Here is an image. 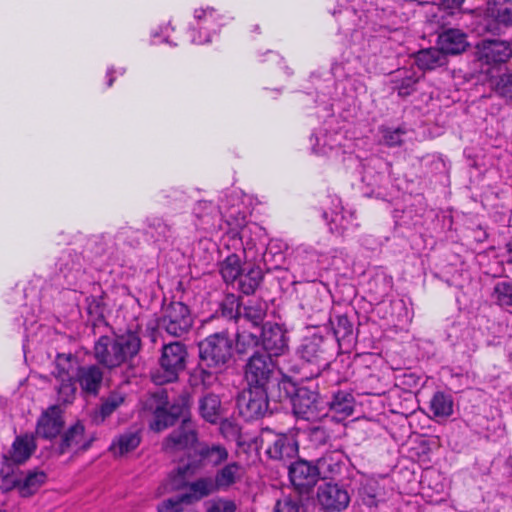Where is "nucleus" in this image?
<instances>
[{
	"label": "nucleus",
	"mask_w": 512,
	"mask_h": 512,
	"mask_svg": "<svg viewBox=\"0 0 512 512\" xmlns=\"http://www.w3.org/2000/svg\"><path fill=\"white\" fill-rule=\"evenodd\" d=\"M199 369L195 377L204 387L217 382L218 373L223 371L233 357L234 338L225 330L213 333L199 342Z\"/></svg>",
	"instance_id": "f03ea898"
},
{
	"label": "nucleus",
	"mask_w": 512,
	"mask_h": 512,
	"mask_svg": "<svg viewBox=\"0 0 512 512\" xmlns=\"http://www.w3.org/2000/svg\"><path fill=\"white\" fill-rule=\"evenodd\" d=\"M63 424L60 408L51 406L39 418L36 433L43 438H54L60 433Z\"/></svg>",
	"instance_id": "5701e85b"
},
{
	"label": "nucleus",
	"mask_w": 512,
	"mask_h": 512,
	"mask_svg": "<svg viewBox=\"0 0 512 512\" xmlns=\"http://www.w3.org/2000/svg\"><path fill=\"white\" fill-rule=\"evenodd\" d=\"M292 484L301 492L313 487L319 479L316 465L307 461H297L289 467Z\"/></svg>",
	"instance_id": "aec40b11"
},
{
	"label": "nucleus",
	"mask_w": 512,
	"mask_h": 512,
	"mask_svg": "<svg viewBox=\"0 0 512 512\" xmlns=\"http://www.w3.org/2000/svg\"><path fill=\"white\" fill-rule=\"evenodd\" d=\"M189 308L182 302H172L164 311L160 326L174 337L185 335L192 327Z\"/></svg>",
	"instance_id": "9b49d317"
},
{
	"label": "nucleus",
	"mask_w": 512,
	"mask_h": 512,
	"mask_svg": "<svg viewBox=\"0 0 512 512\" xmlns=\"http://www.w3.org/2000/svg\"><path fill=\"white\" fill-rule=\"evenodd\" d=\"M19 481L20 478L17 477L14 473H6L0 472V489L3 491H9L13 488L19 489Z\"/></svg>",
	"instance_id": "864d4df0"
},
{
	"label": "nucleus",
	"mask_w": 512,
	"mask_h": 512,
	"mask_svg": "<svg viewBox=\"0 0 512 512\" xmlns=\"http://www.w3.org/2000/svg\"><path fill=\"white\" fill-rule=\"evenodd\" d=\"M187 350L180 342L164 345L159 360V368L151 374L153 382L157 385L175 381L179 373L184 370Z\"/></svg>",
	"instance_id": "423d86ee"
},
{
	"label": "nucleus",
	"mask_w": 512,
	"mask_h": 512,
	"mask_svg": "<svg viewBox=\"0 0 512 512\" xmlns=\"http://www.w3.org/2000/svg\"><path fill=\"white\" fill-rule=\"evenodd\" d=\"M103 381V371L97 365L81 366L77 370L75 383L80 385L82 392L97 395Z\"/></svg>",
	"instance_id": "b1692460"
},
{
	"label": "nucleus",
	"mask_w": 512,
	"mask_h": 512,
	"mask_svg": "<svg viewBox=\"0 0 512 512\" xmlns=\"http://www.w3.org/2000/svg\"><path fill=\"white\" fill-rule=\"evenodd\" d=\"M237 408L240 415L247 421L263 417L269 408L267 389L249 386L239 394Z\"/></svg>",
	"instance_id": "9d476101"
},
{
	"label": "nucleus",
	"mask_w": 512,
	"mask_h": 512,
	"mask_svg": "<svg viewBox=\"0 0 512 512\" xmlns=\"http://www.w3.org/2000/svg\"><path fill=\"white\" fill-rule=\"evenodd\" d=\"M343 458L340 451H331L319 458L316 462L319 478H335L340 475L344 465Z\"/></svg>",
	"instance_id": "cd10ccee"
},
{
	"label": "nucleus",
	"mask_w": 512,
	"mask_h": 512,
	"mask_svg": "<svg viewBox=\"0 0 512 512\" xmlns=\"http://www.w3.org/2000/svg\"><path fill=\"white\" fill-rule=\"evenodd\" d=\"M447 8H459L464 0H440Z\"/></svg>",
	"instance_id": "6e6d98bb"
},
{
	"label": "nucleus",
	"mask_w": 512,
	"mask_h": 512,
	"mask_svg": "<svg viewBox=\"0 0 512 512\" xmlns=\"http://www.w3.org/2000/svg\"><path fill=\"white\" fill-rule=\"evenodd\" d=\"M126 393L120 389L112 391L104 400L100 407L103 418L111 415L117 408L124 404Z\"/></svg>",
	"instance_id": "37998d69"
},
{
	"label": "nucleus",
	"mask_w": 512,
	"mask_h": 512,
	"mask_svg": "<svg viewBox=\"0 0 512 512\" xmlns=\"http://www.w3.org/2000/svg\"><path fill=\"white\" fill-rule=\"evenodd\" d=\"M317 501L325 512H341L348 507L350 495L338 484L325 483L318 487Z\"/></svg>",
	"instance_id": "2eb2a0df"
},
{
	"label": "nucleus",
	"mask_w": 512,
	"mask_h": 512,
	"mask_svg": "<svg viewBox=\"0 0 512 512\" xmlns=\"http://www.w3.org/2000/svg\"><path fill=\"white\" fill-rule=\"evenodd\" d=\"M261 338L255 333L246 330L237 332L235 348L239 353H246L249 349L258 346Z\"/></svg>",
	"instance_id": "49530a36"
},
{
	"label": "nucleus",
	"mask_w": 512,
	"mask_h": 512,
	"mask_svg": "<svg viewBox=\"0 0 512 512\" xmlns=\"http://www.w3.org/2000/svg\"><path fill=\"white\" fill-rule=\"evenodd\" d=\"M185 408L184 400L181 404L172 405L170 411L163 406H158L154 412V420L150 424L151 429L159 432L173 425L175 420L183 415Z\"/></svg>",
	"instance_id": "c756f323"
},
{
	"label": "nucleus",
	"mask_w": 512,
	"mask_h": 512,
	"mask_svg": "<svg viewBox=\"0 0 512 512\" xmlns=\"http://www.w3.org/2000/svg\"><path fill=\"white\" fill-rule=\"evenodd\" d=\"M494 86L497 93L512 103V73L501 75Z\"/></svg>",
	"instance_id": "3c124183"
},
{
	"label": "nucleus",
	"mask_w": 512,
	"mask_h": 512,
	"mask_svg": "<svg viewBox=\"0 0 512 512\" xmlns=\"http://www.w3.org/2000/svg\"><path fill=\"white\" fill-rule=\"evenodd\" d=\"M188 499L183 493L167 498L157 505V512H183L186 506L191 505Z\"/></svg>",
	"instance_id": "a18cd8bd"
},
{
	"label": "nucleus",
	"mask_w": 512,
	"mask_h": 512,
	"mask_svg": "<svg viewBox=\"0 0 512 512\" xmlns=\"http://www.w3.org/2000/svg\"><path fill=\"white\" fill-rule=\"evenodd\" d=\"M344 14H345V15H347V16H348V15H351V14H352V11H350L349 9H346V10L344 11Z\"/></svg>",
	"instance_id": "052dcab7"
},
{
	"label": "nucleus",
	"mask_w": 512,
	"mask_h": 512,
	"mask_svg": "<svg viewBox=\"0 0 512 512\" xmlns=\"http://www.w3.org/2000/svg\"><path fill=\"white\" fill-rule=\"evenodd\" d=\"M380 131L382 143L388 147H395L401 145L404 141V135L406 134V130L401 127H384L381 128Z\"/></svg>",
	"instance_id": "09e8293b"
},
{
	"label": "nucleus",
	"mask_w": 512,
	"mask_h": 512,
	"mask_svg": "<svg viewBox=\"0 0 512 512\" xmlns=\"http://www.w3.org/2000/svg\"><path fill=\"white\" fill-rule=\"evenodd\" d=\"M333 204L335 208L330 213L323 214L331 233L344 235L358 227L356 215L352 210L344 209L339 199Z\"/></svg>",
	"instance_id": "a211bd4d"
},
{
	"label": "nucleus",
	"mask_w": 512,
	"mask_h": 512,
	"mask_svg": "<svg viewBox=\"0 0 512 512\" xmlns=\"http://www.w3.org/2000/svg\"><path fill=\"white\" fill-rule=\"evenodd\" d=\"M419 79L420 75L412 69L398 70L393 78L394 89L401 97L409 96L415 91Z\"/></svg>",
	"instance_id": "f704fd0d"
},
{
	"label": "nucleus",
	"mask_w": 512,
	"mask_h": 512,
	"mask_svg": "<svg viewBox=\"0 0 512 512\" xmlns=\"http://www.w3.org/2000/svg\"><path fill=\"white\" fill-rule=\"evenodd\" d=\"M226 224L229 229L221 239L223 247L227 250H242L244 260L253 263L247 272L242 270L235 284L242 293L252 294L263 278L260 263L267 261L265 243L260 241L259 228L255 224H245L244 215L235 219V223L227 219Z\"/></svg>",
	"instance_id": "f257e3e1"
},
{
	"label": "nucleus",
	"mask_w": 512,
	"mask_h": 512,
	"mask_svg": "<svg viewBox=\"0 0 512 512\" xmlns=\"http://www.w3.org/2000/svg\"><path fill=\"white\" fill-rule=\"evenodd\" d=\"M492 298L502 308L512 307V280L498 281L494 285Z\"/></svg>",
	"instance_id": "79ce46f5"
},
{
	"label": "nucleus",
	"mask_w": 512,
	"mask_h": 512,
	"mask_svg": "<svg viewBox=\"0 0 512 512\" xmlns=\"http://www.w3.org/2000/svg\"><path fill=\"white\" fill-rule=\"evenodd\" d=\"M36 449L35 437L31 434L17 436L12 447L5 456L7 462L22 464L26 462Z\"/></svg>",
	"instance_id": "a878e982"
},
{
	"label": "nucleus",
	"mask_w": 512,
	"mask_h": 512,
	"mask_svg": "<svg viewBox=\"0 0 512 512\" xmlns=\"http://www.w3.org/2000/svg\"><path fill=\"white\" fill-rule=\"evenodd\" d=\"M491 16L504 27H512V1L504 0L491 9Z\"/></svg>",
	"instance_id": "c03bdc74"
},
{
	"label": "nucleus",
	"mask_w": 512,
	"mask_h": 512,
	"mask_svg": "<svg viewBox=\"0 0 512 512\" xmlns=\"http://www.w3.org/2000/svg\"><path fill=\"white\" fill-rule=\"evenodd\" d=\"M114 69L113 68H109L107 70V86L110 87L112 86L113 82H114V77L112 76V74L114 73Z\"/></svg>",
	"instance_id": "13d9d810"
},
{
	"label": "nucleus",
	"mask_w": 512,
	"mask_h": 512,
	"mask_svg": "<svg viewBox=\"0 0 512 512\" xmlns=\"http://www.w3.org/2000/svg\"><path fill=\"white\" fill-rule=\"evenodd\" d=\"M46 475L42 471H31L19 481V492L22 496L28 497L35 493L45 482Z\"/></svg>",
	"instance_id": "a19ab883"
},
{
	"label": "nucleus",
	"mask_w": 512,
	"mask_h": 512,
	"mask_svg": "<svg viewBox=\"0 0 512 512\" xmlns=\"http://www.w3.org/2000/svg\"><path fill=\"white\" fill-rule=\"evenodd\" d=\"M330 323L339 345L342 343H351L353 339V325L346 315H337L330 320Z\"/></svg>",
	"instance_id": "ea45409f"
},
{
	"label": "nucleus",
	"mask_w": 512,
	"mask_h": 512,
	"mask_svg": "<svg viewBox=\"0 0 512 512\" xmlns=\"http://www.w3.org/2000/svg\"><path fill=\"white\" fill-rule=\"evenodd\" d=\"M512 55L510 43L497 39H487L477 45L479 61L491 65L506 62Z\"/></svg>",
	"instance_id": "6ab92c4d"
},
{
	"label": "nucleus",
	"mask_w": 512,
	"mask_h": 512,
	"mask_svg": "<svg viewBox=\"0 0 512 512\" xmlns=\"http://www.w3.org/2000/svg\"><path fill=\"white\" fill-rule=\"evenodd\" d=\"M312 150L318 155L338 156L350 152L352 143L340 131L320 128L310 138Z\"/></svg>",
	"instance_id": "6e6552de"
},
{
	"label": "nucleus",
	"mask_w": 512,
	"mask_h": 512,
	"mask_svg": "<svg viewBox=\"0 0 512 512\" xmlns=\"http://www.w3.org/2000/svg\"><path fill=\"white\" fill-rule=\"evenodd\" d=\"M174 193L176 194V196H175L176 199L183 198V193H180L178 191H175Z\"/></svg>",
	"instance_id": "bf43d9fd"
},
{
	"label": "nucleus",
	"mask_w": 512,
	"mask_h": 512,
	"mask_svg": "<svg viewBox=\"0 0 512 512\" xmlns=\"http://www.w3.org/2000/svg\"><path fill=\"white\" fill-rule=\"evenodd\" d=\"M205 512H236L237 504L225 497H216L204 503Z\"/></svg>",
	"instance_id": "de8ad7c7"
},
{
	"label": "nucleus",
	"mask_w": 512,
	"mask_h": 512,
	"mask_svg": "<svg viewBox=\"0 0 512 512\" xmlns=\"http://www.w3.org/2000/svg\"><path fill=\"white\" fill-rule=\"evenodd\" d=\"M196 456L198 457L197 461L190 460L184 466V473L190 470H192L191 473H196L204 466L219 467L227 462L229 452L226 447L221 444L201 443L196 449Z\"/></svg>",
	"instance_id": "4468645a"
},
{
	"label": "nucleus",
	"mask_w": 512,
	"mask_h": 512,
	"mask_svg": "<svg viewBox=\"0 0 512 512\" xmlns=\"http://www.w3.org/2000/svg\"><path fill=\"white\" fill-rule=\"evenodd\" d=\"M92 441V437H87L85 435L83 424L77 422L63 435L60 452L65 453L69 450H73L75 452L86 450L90 447Z\"/></svg>",
	"instance_id": "393cba45"
},
{
	"label": "nucleus",
	"mask_w": 512,
	"mask_h": 512,
	"mask_svg": "<svg viewBox=\"0 0 512 512\" xmlns=\"http://www.w3.org/2000/svg\"><path fill=\"white\" fill-rule=\"evenodd\" d=\"M357 502L360 506H365L368 511H373L384 502V491L377 480L365 478L361 481L357 490Z\"/></svg>",
	"instance_id": "412c9836"
},
{
	"label": "nucleus",
	"mask_w": 512,
	"mask_h": 512,
	"mask_svg": "<svg viewBox=\"0 0 512 512\" xmlns=\"http://www.w3.org/2000/svg\"><path fill=\"white\" fill-rule=\"evenodd\" d=\"M183 471L184 466L178 469L177 474L170 475L168 479L158 487L156 496L160 497L165 493L180 491L187 488L188 491L183 494L188 496L189 503L193 504L204 497L219 491L213 477H200L195 481L186 482L184 478L189 475H194L195 473H191L192 470L186 473Z\"/></svg>",
	"instance_id": "39448f33"
},
{
	"label": "nucleus",
	"mask_w": 512,
	"mask_h": 512,
	"mask_svg": "<svg viewBox=\"0 0 512 512\" xmlns=\"http://www.w3.org/2000/svg\"><path fill=\"white\" fill-rule=\"evenodd\" d=\"M197 441V435L187 422L174 430L165 440L164 449L166 451H178L192 446Z\"/></svg>",
	"instance_id": "bb28decb"
},
{
	"label": "nucleus",
	"mask_w": 512,
	"mask_h": 512,
	"mask_svg": "<svg viewBox=\"0 0 512 512\" xmlns=\"http://www.w3.org/2000/svg\"><path fill=\"white\" fill-rule=\"evenodd\" d=\"M263 437L271 442L266 449L268 456L275 460H290L293 459L298 453V444L292 435L276 434L273 435L272 431L265 429Z\"/></svg>",
	"instance_id": "f3484780"
},
{
	"label": "nucleus",
	"mask_w": 512,
	"mask_h": 512,
	"mask_svg": "<svg viewBox=\"0 0 512 512\" xmlns=\"http://www.w3.org/2000/svg\"><path fill=\"white\" fill-rule=\"evenodd\" d=\"M430 410L435 418H448L453 414V399L444 392H436L430 400Z\"/></svg>",
	"instance_id": "4c0bfd02"
},
{
	"label": "nucleus",
	"mask_w": 512,
	"mask_h": 512,
	"mask_svg": "<svg viewBox=\"0 0 512 512\" xmlns=\"http://www.w3.org/2000/svg\"><path fill=\"white\" fill-rule=\"evenodd\" d=\"M170 30L173 31V28L170 27V24H167L163 27H159V30L153 31L152 32L153 43L157 44V43L165 42V43L172 44V42L169 40V37H170L169 31Z\"/></svg>",
	"instance_id": "5fc2aeb1"
},
{
	"label": "nucleus",
	"mask_w": 512,
	"mask_h": 512,
	"mask_svg": "<svg viewBox=\"0 0 512 512\" xmlns=\"http://www.w3.org/2000/svg\"><path fill=\"white\" fill-rule=\"evenodd\" d=\"M362 181L365 182L367 185L372 186L376 183L375 175H372L370 172L364 171Z\"/></svg>",
	"instance_id": "4d7b16f0"
},
{
	"label": "nucleus",
	"mask_w": 512,
	"mask_h": 512,
	"mask_svg": "<svg viewBox=\"0 0 512 512\" xmlns=\"http://www.w3.org/2000/svg\"><path fill=\"white\" fill-rule=\"evenodd\" d=\"M231 251L232 253L220 264V273L227 284L235 285L236 280H238L243 270L241 266L242 250Z\"/></svg>",
	"instance_id": "72a5a7b5"
},
{
	"label": "nucleus",
	"mask_w": 512,
	"mask_h": 512,
	"mask_svg": "<svg viewBox=\"0 0 512 512\" xmlns=\"http://www.w3.org/2000/svg\"><path fill=\"white\" fill-rule=\"evenodd\" d=\"M219 213L217 206L209 201H199L193 208V214L197 219L196 226L208 231L216 230L215 219Z\"/></svg>",
	"instance_id": "2f4dec72"
},
{
	"label": "nucleus",
	"mask_w": 512,
	"mask_h": 512,
	"mask_svg": "<svg viewBox=\"0 0 512 512\" xmlns=\"http://www.w3.org/2000/svg\"><path fill=\"white\" fill-rule=\"evenodd\" d=\"M261 344L265 354L279 357L288 351V337L283 326L277 323H266L262 327Z\"/></svg>",
	"instance_id": "dca6fc26"
},
{
	"label": "nucleus",
	"mask_w": 512,
	"mask_h": 512,
	"mask_svg": "<svg viewBox=\"0 0 512 512\" xmlns=\"http://www.w3.org/2000/svg\"><path fill=\"white\" fill-rule=\"evenodd\" d=\"M293 412L298 418L314 422L327 416L328 411L325 408V402L320 399L316 391L306 387L297 389L292 398Z\"/></svg>",
	"instance_id": "1a4fd4ad"
},
{
	"label": "nucleus",
	"mask_w": 512,
	"mask_h": 512,
	"mask_svg": "<svg viewBox=\"0 0 512 512\" xmlns=\"http://www.w3.org/2000/svg\"><path fill=\"white\" fill-rule=\"evenodd\" d=\"M438 45L447 54H459L467 46L466 35L459 29H448L438 37Z\"/></svg>",
	"instance_id": "7c9ffc66"
},
{
	"label": "nucleus",
	"mask_w": 512,
	"mask_h": 512,
	"mask_svg": "<svg viewBox=\"0 0 512 512\" xmlns=\"http://www.w3.org/2000/svg\"><path fill=\"white\" fill-rule=\"evenodd\" d=\"M272 512H300L299 502L290 497L278 500Z\"/></svg>",
	"instance_id": "603ef678"
},
{
	"label": "nucleus",
	"mask_w": 512,
	"mask_h": 512,
	"mask_svg": "<svg viewBox=\"0 0 512 512\" xmlns=\"http://www.w3.org/2000/svg\"><path fill=\"white\" fill-rule=\"evenodd\" d=\"M328 405V411L333 413V418L337 421H341L350 415L354 411V397L350 392L337 391L333 394L332 399L325 403Z\"/></svg>",
	"instance_id": "c85d7f7f"
},
{
	"label": "nucleus",
	"mask_w": 512,
	"mask_h": 512,
	"mask_svg": "<svg viewBox=\"0 0 512 512\" xmlns=\"http://www.w3.org/2000/svg\"><path fill=\"white\" fill-rule=\"evenodd\" d=\"M221 315L227 319L241 318L240 304L234 297H227L221 304Z\"/></svg>",
	"instance_id": "8fccbe9b"
},
{
	"label": "nucleus",
	"mask_w": 512,
	"mask_h": 512,
	"mask_svg": "<svg viewBox=\"0 0 512 512\" xmlns=\"http://www.w3.org/2000/svg\"><path fill=\"white\" fill-rule=\"evenodd\" d=\"M415 63L423 71L434 70L446 65L447 56L440 47L423 49L415 55Z\"/></svg>",
	"instance_id": "473e14b6"
},
{
	"label": "nucleus",
	"mask_w": 512,
	"mask_h": 512,
	"mask_svg": "<svg viewBox=\"0 0 512 512\" xmlns=\"http://www.w3.org/2000/svg\"><path fill=\"white\" fill-rule=\"evenodd\" d=\"M140 347V337L134 332L116 338L102 336L95 343L94 354L102 365L115 368L137 355Z\"/></svg>",
	"instance_id": "7ed1b4c3"
},
{
	"label": "nucleus",
	"mask_w": 512,
	"mask_h": 512,
	"mask_svg": "<svg viewBox=\"0 0 512 512\" xmlns=\"http://www.w3.org/2000/svg\"><path fill=\"white\" fill-rule=\"evenodd\" d=\"M266 312L267 304L265 301L252 299L248 300L247 303L243 306L241 317L251 322L253 326H258L263 322L266 316Z\"/></svg>",
	"instance_id": "e433bc0d"
},
{
	"label": "nucleus",
	"mask_w": 512,
	"mask_h": 512,
	"mask_svg": "<svg viewBox=\"0 0 512 512\" xmlns=\"http://www.w3.org/2000/svg\"><path fill=\"white\" fill-rule=\"evenodd\" d=\"M199 412L204 420L216 423L220 419L221 401L216 394H206L199 400Z\"/></svg>",
	"instance_id": "c9c22d12"
},
{
	"label": "nucleus",
	"mask_w": 512,
	"mask_h": 512,
	"mask_svg": "<svg viewBox=\"0 0 512 512\" xmlns=\"http://www.w3.org/2000/svg\"><path fill=\"white\" fill-rule=\"evenodd\" d=\"M297 353L302 360L301 367L297 371L301 380L318 377L329 367L333 356L329 349V343L320 335L304 338Z\"/></svg>",
	"instance_id": "20e7f679"
},
{
	"label": "nucleus",
	"mask_w": 512,
	"mask_h": 512,
	"mask_svg": "<svg viewBox=\"0 0 512 512\" xmlns=\"http://www.w3.org/2000/svg\"><path fill=\"white\" fill-rule=\"evenodd\" d=\"M246 474L244 465L237 461L225 463L220 467L213 479L219 491H228L237 483L241 482Z\"/></svg>",
	"instance_id": "4be33fe9"
},
{
	"label": "nucleus",
	"mask_w": 512,
	"mask_h": 512,
	"mask_svg": "<svg viewBox=\"0 0 512 512\" xmlns=\"http://www.w3.org/2000/svg\"><path fill=\"white\" fill-rule=\"evenodd\" d=\"M80 367L77 357L71 353L58 354L56 357L53 375L58 382V399L63 403H70L75 397V378Z\"/></svg>",
	"instance_id": "0eeeda50"
},
{
	"label": "nucleus",
	"mask_w": 512,
	"mask_h": 512,
	"mask_svg": "<svg viewBox=\"0 0 512 512\" xmlns=\"http://www.w3.org/2000/svg\"><path fill=\"white\" fill-rule=\"evenodd\" d=\"M276 368L273 357L265 353L255 352L245 367V377L249 386L265 387L269 383Z\"/></svg>",
	"instance_id": "f8f14e48"
},
{
	"label": "nucleus",
	"mask_w": 512,
	"mask_h": 512,
	"mask_svg": "<svg viewBox=\"0 0 512 512\" xmlns=\"http://www.w3.org/2000/svg\"><path fill=\"white\" fill-rule=\"evenodd\" d=\"M141 438L137 431H129L121 434L115 439L110 447L115 455H124L136 449Z\"/></svg>",
	"instance_id": "58836bf2"
},
{
	"label": "nucleus",
	"mask_w": 512,
	"mask_h": 512,
	"mask_svg": "<svg viewBox=\"0 0 512 512\" xmlns=\"http://www.w3.org/2000/svg\"><path fill=\"white\" fill-rule=\"evenodd\" d=\"M124 73H125V69H124V68H121V69L119 70V74H120V75H123Z\"/></svg>",
	"instance_id": "680f3d73"
},
{
	"label": "nucleus",
	"mask_w": 512,
	"mask_h": 512,
	"mask_svg": "<svg viewBox=\"0 0 512 512\" xmlns=\"http://www.w3.org/2000/svg\"><path fill=\"white\" fill-rule=\"evenodd\" d=\"M221 15L213 8H200L194 11L196 27H193L191 42L194 44H205L211 41L212 35L216 34L221 24Z\"/></svg>",
	"instance_id": "ddd939ff"
}]
</instances>
